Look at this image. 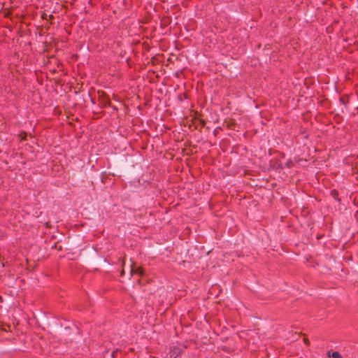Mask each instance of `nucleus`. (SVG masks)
<instances>
[{"mask_svg":"<svg viewBox=\"0 0 358 358\" xmlns=\"http://www.w3.org/2000/svg\"><path fill=\"white\" fill-rule=\"evenodd\" d=\"M107 178H108V176L106 175V173H103L102 175H101V182L103 183H106Z\"/></svg>","mask_w":358,"mask_h":358,"instance_id":"10","label":"nucleus"},{"mask_svg":"<svg viewBox=\"0 0 358 358\" xmlns=\"http://www.w3.org/2000/svg\"><path fill=\"white\" fill-rule=\"evenodd\" d=\"M216 133H217V131H213V134H214L215 135H216Z\"/></svg>","mask_w":358,"mask_h":358,"instance_id":"21","label":"nucleus"},{"mask_svg":"<svg viewBox=\"0 0 358 358\" xmlns=\"http://www.w3.org/2000/svg\"><path fill=\"white\" fill-rule=\"evenodd\" d=\"M55 18V17L52 15H48V19L49 20H52Z\"/></svg>","mask_w":358,"mask_h":358,"instance_id":"15","label":"nucleus"},{"mask_svg":"<svg viewBox=\"0 0 358 358\" xmlns=\"http://www.w3.org/2000/svg\"><path fill=\"white\" fill-rule=\"evenodd\" d=\"M229 39L233 42V44L236 45L241 43L238 38V34L236 31L231 34L229 36Z\"/></svg>","mask_w":358,"mask_h":358,"instance_id":"5","label":"nucleus"},{"mask_svg":"<svg viewBox=\"0 0 358 358\" xmlns=\"http://www.w3.org/2000/svg\"><path fill=\"white\" fill-rule=\"evenodd\" d=\"M329 356L330 357V355H329ZM331 357L333 358H343L338 352H333Z\"/></svg>","mask_w":358,"mask_h":358,"instance_id":"9","label":"nucleus"},{"mask_svg":"<svg viewBox=\"0 0 358 358\" xmlns=\"http://www.w3.org/2000/svg\"><path fill=\"white\" fill-rule=\"evenodd\" d=\"M216 133H217V131H213V134H214L215 135H216Z\"/></svg>","mask_w":358,"mask_h":358,"instance_id":"22","label":"nucleus"},{"mask_svg":"<svg viewBox=\"0 0 358 358\" xmlns=\"http://www.w3.org/2000/svg\"><path fill=\"white\" fill-rule=\"evenodd\" d=\"M10 13L9 11H8L7 13H5V15H4V16H5L6 17H8L10 16Z\"/></svg>","mask_w":358,"mask_h":358,"instance_id":"18","label":"nucleus"},{"mask_svg":"<svg viewBox=\"0 0 358 358\" xmlns=\"http://www.w3.org/2000/svg\"><path fill=\"white\" fill-rule=\"evenodd\" d=\"M330 195L336 200L340 201L341 199L339 198V192L338 190L334 189L330 191Z\"/></svg>","mask_w":358,"mask_h":358,"instance_id":"7","label":"nucleus"},{"mask_svg":"<svg viewBox=\"0 0 358 358\" xmlns=\"http://www.w3.org/2000/svg\"><path fill=\"white\" fill-rule=\"evenodd\" d=\"M91 102H92V103H95V102H94V99H92V100H91Z\"/></svg>","mask_w":358,"mask_h":358,"instance_id":"23","label":"nucleus"},{"mask_svg":"<svg viewBox=\"0 0 358 358\" xmlns=\"http://www.w3.org/2000/svg\"><path fill=\"white\" fill-rule=\"evenodd\" d=\"M117 352H118V350H114V351L112 352L111 356H112V357H113V358H115V357H116V355H117Z\"/></svg>","mask_w":358,"mask_h":358,"instance_id":"14","label":"nucleus"},{"mask_svg":"<svg viewBox=\"0 0 358 358\" xmlns=\"http://www.w3.org/2000/svg\"><path fill=\"white\" fill-rule=\"evenodd\" d=\"M124 270H122V271L121 273V275H124Z\"/></svg>","mask_w":358,"mask_h":358,"instance_id":"20","label":"nucleus"},{"mask_svg":"<svg viewBox=\"0 0 358 358\" xmlns=\"http://www.w3.org/2000/svg\"><path fill=\"white\" fill-rule=\"evenodd\" d=\"M303 342H304V343H305L306 345H308H308H310V341H309V339H308V338H303Z\"/></svg>","mask_w":358,"mask_h":358,"instance_id":"13","label":"nucleus"},{"mask_svg":"<svg viewBox=\"0 0 358 358\" xmlns=\"http://www.w3.org/2000/svg\"><path fill=\"white\" fill-rule=\"evenodd\" d=\"M131 274H138L139 275H143L144 274V270L141 267L135 268V266H133L131 268Z\"/></svg>","mask_w":358,"mask_h":358,"instance_id":"6","label":"nucleus"},{"mask_svg":"<svg viewBox=\"0 0 358 358\" xmlns=\"http://www.w3.org/2000/svg\"><path fill=\"white\" fill-rule=\"evenodd\" d=\"M45 227H46L47 228H50V227H51V225H50V222H46V223H45Z\"/></svg>","mask_w":358,"mask_h":358,"instance_id":"17","label":"nucleus"},{"mask_svg":"<svg viewBox=\"0 0 358 358\" xmlns=\"http://www.w3.org/2000/svg\"><path fill=\"white\" fill-rule=\"evenodd\" d=\"M103 257H100L97 249L94 247L90 248L84 255V262L87 264L96 266L101 262Z\"/></svg>","mask_w":358,"mask_h":358,"instance_id":"1","label":"nucleus"},{"mask_svg":"<svg viewBox=\"0 0 358 358\" xmlns=\"http://www.w3.org/2000/svg\"><path fill=\"white\" fill-rule=\"evenodd\" d=\"M169 22V18H166L164 20V23L166 24V23Z\"/></svg>","mask_w":358,"mask_h":358,"instance_id":"19","label":"nucleus"},{"mask_svg":"<svg viewBox=\"0 0 358 358\" xmlns=\"http://www.w3.org/2000/svg\"><path fill=\"white\" fill-rule=\"evenodd\" d=\"M294 166V162L292 161V160H289L287 163H286V166L287 168H292Z\"/></svg>","mask_w":358,"mask_h":358,"instance_id":"11","label":"nucleus"},{"mask_svg":"<svg viewBox=\"0 0 358 358\" xmlns=\"http://www.w3.org/2000/svg\"><path fill=\"white\" fill-rule=\"evenodd\" d=\"M97 94L99 104L101 108L111 106L110 97L105 92L99 90Z\"/></svg>","mask_w":358,"mask_h":358,"instance_id":"2","label":"nucleus"},{"mask_svg":"<svg viewBox=\"0 0 358 358\" xmlns=\"http://www.w3.org/2000/svg\"><path fill=\"white\" fill-rule=\"evenodd\" d=\"M201 116V113H199V112H196L195 117L192 119V123L195 125L196 129L198 128V127L196 125L197 122H199V124L201 125L200 131L201 130V129L203 127H204L206 126V124L205 120L200 117Z\"/></svg>","mask_w":358,"mask_h":358,"instance_id":"3","label":"nucleus"},{"mask_svg":"<svg viewBox=\"0 0 358 358\" xmlns=\"http://www.w3.org/2000/svg\"><path fill=\"white\" fill-rule=\"evenodd\" d=\"M340 101L345 106H346L349 102V99L348 96H341L340 97Z\"/></svg>","mask_w":358,"mask_h":358,"instance_id":"8","label":"nucleus"},{"mask_svg":"<svg viewBox=\"0 0 358 358\" xmlns=\"http://www.w3.org/2000/svg\"><path fill=\"white\" fill-rule=\"evenodd\" d=\"M0 329H2L6 331H7L5 328H3V324L1 322H0Z\"/></svg>","mask_w":358,"mask_h":358,"instance_id":"16","label":"nucleus"},{"mask_svg":"<svg viewBox=\"0 0 358 358\" xmlns=\"http://www.w3.org/2000/svg\"><path fill=\"white\" fill-rule=\"evenodd\" d=\"M41 18L43 20H47L48 19V15L45 12H43L42 14H41Z\"/></svg>","mask_w":358,"mask_h":358,"instance_id":"12","label":"nucleus"},{"mask_svg":"<svg viewBox=\"0 0 358 358\" xmlns=\"http://www.w3.org/2000/svg\"><path fill=\"white\" fill-rule=\"evenodd\" d=\"M70 329V327H66L65 329L67 330V329Z\"/></svg>","mask_w":358,"mask_h":358,"instance_id":"24","label":"nucleus"},{"mask_svg":"<svg viewBox=\"0 0 358 358\" xmlns=\"http://www.w3.org/2000/svg\"><path fill=\"white\" fill-rule=\"evenodd\" d=\"M236 123L233 118H226L224 122V126L229 129H234Z\"/></svg>","mask_w":358,"mask_h":358,"instance_id":"4","label":"nucleus"}]
</instances>
